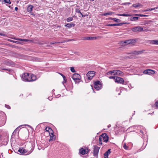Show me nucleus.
Returning a JSON list of instances; mask_svg holds the SVG:
<instances>
[{"instance_id": "obj_1", "label": "nucleus", "mask_w": 158, "mask_h": 158, "mask_svg": "<svg viewBox=\"0 0 158 158\" xmlns=\"http://www.w3.org/2000/svg\"><path fill=\"white\" fill-rule=\"evenodd\" d=\"M143 51H134L133 52H132L131 53H128L127 54H130L131 55L130 56H125L124 57V58L125 59H127L128 58H134V56L135 55H137L139 54H141L142 53Z\"/></svg>"}, {"instance_id": "obj_2", "label": "nucleus", "mask_w": 158, "mask_h": 158, "mask_svg": "<svg viewBox=\"0 0 158 158\" xmlns=\"http://www.w3.org/2000/svg\"><path fill=\"white\" fill-rule=\"evenodd\" d=\"M95 72L94 71H90L88 72L86 75L85 77V80L86 79L90 80L95 76Z\"/></svg>"}, {"instance_id": "obj_3", "label": "nucleus", "mask_w": 158, "mask_h": 158, "mask_svg": "<svg viewBox=\"0 0 158 158\" xmlns=\"http://www.w3.org/2000/svg\"><path fill=\"white\" fill-rule=\"evenodd\" d=\"M133 31L135 32H138L143 31L146 30V27H136L132 28Z\"/></svg>"}, {"instance_id": "obj_4", "label": "nucleus", "mask_w": 158, "mask_h": 158, "mask_svg": "<svg viewBox=\"0 0 158 158\" xmlns=\"http://www.w3.org/2000/svg\"><path fill=\"white\" fill-rule=\"evenodd\" d=\"M22 78L24 81H29V79L30 78V74L28 73H24L23 74Z\"/></svg>"}, {"instance_id": "obj_5", "label": "nucleus", "mask_w": 158, "mask_h": 158, "mask_svg": "<svg viewBox=\"0 0 158 158\" xmlns=\"http://www.w3.org/2000/svg\"><path fill=\"white\" fill-rule=\"evenodd\" d=\"M100 148L97 146H94V156L97 157Z\"/></svg>"}, {"instance_id": "obj_6", "label": "nucleus", "mask_w": 158, "mask_h": 158, "mask_svg": "<svg viewBox=\"0 0 158 158\" xmlns=\"http://www.w3.org/2000/svg\"><path fill=\"white\" fill-rule=\"evenodd\" d=\"M94 87L97 90L100 89L101 87V85L100 81H96L94 83Z\"/></svg>"}, {"instance_id": "obj_7", "label": "nucleus", "mask_w": 158, "mask_h": 158, "mask_svg": "<svg viewBox=\"0 0 158 158\" xmlns=\"http://www.w3.org/2000/svg\"><path fill=\"white\" fill-rule=\"evenodd\" d=\"M80 76L77 73L74 74L72 76V78L75 82H77V81L80 80Z\"/></svg>"}, {"instance_id": "obj_8", "label": "nucleus", "mask_w": 158, "mask_h": 158, "mask_svg": "<svg viewBox=\"0 0 158 158\" xmlns=\"http://www.w3.org/2000/svg\"><path fill=\"white\" fill-rule=\"evenodd\" d=\"M135 41V40H130L126 41H125L124 42H121V44L122 45H126L127 44H131L132 43H134Z\"/></svg>"}, {"instance_id": "obj_9", "label": "nucleus", "mask_w": 158, "mask_h": 158, "mask_svg": "<svg viewBox=\"0 0 158 158\" xmlns=\"http://www.w3.org/2000/svg\"><path fill=\"white\" fill-rule=\"evenodd\" d=\"M101 138L103 139V141L105 142H107L109 139V137L106 133L103 134L101 135Z\"/></svg>"}, {"instance_id": "obj_10", "label": "nucleus", "mask_w": 158, "mask_h": 158, "mask_svg": "<svg viewBox=\"0 0 158 158\" xmlns=\"http://www.w3.org/2000/svg\"><path fill=\"white\" fill-rule=\"evenodd\" d=\"M115 82L123 84L124 82V80L123 78L117 77L115 80Z\"/></svg>"}, {"instance_id": "obj_11", "label": "nucleus", "mask_w": 158, "mask_h": 158, "mask_svg": "<svg viewBox=\"0 0 158 158\" xmlns=\"http://www.w3.org/2000/svg\"><path fill=\"white\" fill-rule=\"evenodd\" d=\"M89 152V150L88 149H85L83 148H81L80 149L79 152L82 155L86 154Z\"/></svg>"}, {"instance_id": "obj_12", "label": "nucleus", "mask_w": 158, "mask_h": 158, "mask_svg": "<svg viewBox=\"0 0 158 158\" xmlns=\"http://www.w3.org/2000/svg\"><path fill=\"white\" fill-rule=\"evenodd\" d=\"M36 80L35 76L34 75L30 74V78L29 79V81H33Z\"/></svg>"}, {"instance_id": "obj_13", "label": "nucleus", "mask_w": 158, "mask_h": 158, "mask_svg": "<svg viewBox=\"0 0 158 158\" xmlns=\"http://www.w3.org/2000/svg\"><path fill=\"white\" fill-rule=\"evenodd\" d=\"M110 149H109L104 154V157L105 158H108V155L110 152Z\"/></svg>"}, {"instance_id": "obj_14", "label": "nucleus", "mask_w": 158, "mask_h": 158, "mask_svg": "<svg viewBox=\"0 0 158 158\" xmlns=\"http://www.w3.org/2000/svg\"><path fill=\"white\" fill-rule=\"evenodd\" d=\"M123 73L120 70H115L114 75H123Z\"/></svg>"}, {"instance_id": "obj_15", "label": "nucleus", "mask_w": 158, "mask_h": 158, "mask_svg": "<svg viewBox=\"0 0 158 158\" xmlns=\"http://www.w3.org/2000/svg\"><path fill=\"white\" fill-rule=\"evenodd\" d=\"M149 43L151 44L158 45V40H149Z\"/></svg>"}, {"instance_id": "obj_16", "label": "nucleus", "mask_w": 158, "mask_h": 158, "mask_svg": "<svg viewBox=\"0 0 158 158\" xmlns=\"http://www.w3.org/2000/svg\"><path fill=\"white\" fill-rule=\"evenodd\" d=\"M18 152L21 154H25L27 152L26 150L23 148H20L18 150Z\"/></svg>"}, {"instance_id": "obj_17", "label": "nucleus", "mask_w": 158, "mask_h": 158, "mask_svg": "<svg viewBox=\"0 0 158 158\" xmlns=\"http://www.w3.org/2000/svg\"><path fill=\"white\" fill-rule=\"evenodd\" d=\"M124 24V23H116L114 24H109L107 25V26H122L123 24Z\"/></svg>"}, {"instance_id": "obj_18", "label": "nucleus", "mask_w": 158, "mask_h": 158, "mask_svg": "<svg viewBox=\"0 0 158 158\" xmlns=\"http://www.w3.org/2000/svg\"><path fill=\"white\" fill-rule=\"evenodd\" d=\"M96 37H85V38L84 39V40H96Z\"/></svg>"}, {"instance_id": "obj_19", "label": "nucleus", "mask_w": 158, "mask_h": 158, "mask_svg": "<svg viewBox=\"0 0 158 158\" xmlns=\"http://www.w3.org/2000/svg\"><path fill=\"white\" fill-rule=\"evenodd\" d=\"M75 24H73L72 23H70L67 24L65 25V26L67 27H74L75 26Z\"/></svg>"}, {"instance_id": "obj_20", "label": "nucleus", "mask_w": 158, "mask_h": 158, "mask_svg": "<svg viewBox=\"0 0 158 158\" xmlns=\"http://www.w3.org/2000/svg\"><path fill=\"white\" fill-rule=\"evenodd\" d=\"M17 40L21 41H25V42H30L31 41V40L26 39H21L20 38H18L16 39Z\"/></svg>"}, {"instance_id": "obj_21", "label": "nucleus", "mask_w": 158, "mask_h": 158, "mask_svg": "<svg viewBox=\"0 0 158 158\" xmlns=\"http://www.w3.org/2000/svg\"><path fill=\"white\" fill-rule=\"evenodd\" d=\"M33 6L32 5L29 6L27 8V10L28 12H31L32 10Z\"/></svg>"}, {"instance_id": "obj_22", "label": "nucleus", "mask_w": 158, "mask_h": 158, "mask_svg": "<svg viewBox=\"0 0 158 158\" xmlns=\"http://www.w3.org/2000/svg\"><path fill=\"white\" fill-rule=\"evenodd\" d=\"M49 135L50 136V138L49 139V141L50 142L51 141L53 140V136H54V135L52 132L51 133H49Z\"/></svg>"}, {"instance_id": "obj_23", "label": "nucleus", "mask_w": 158, "mask_h": 158, "mask_svg": "<svg viewBox=\"0 0 158 158\" xmlns=\"http://www.w3.org/2000/svg\"><path fill=\"white\" fill-rule=\"evenodd\" d=\"M148 71L149 75H152V74H153L155 73V71L149 69Z\"/></svg>"}, {"instance_id": "obj_24", "label": "nucleus", "mask_w": 158, "mask_h": 158, "mask_svg": "<svg viewBox=\"0 0 158 158\" xmlns=\"http://www.w3.org/2000/svg\"><path fill=\"white\" fill-rule=\"evenodd\" d=\"M118 15L121 16H126V17H130L131 16V15L130 14H118Z\"/></svg>"}, {"instance_id": "obj_25", "label": "nucleus", "mask_w": 158, "mask_h": 158, "mask_svg": "<svg viewBox=\"0 0 158 158\" xmlns=\"http://www.w3.org/2000/svg\"><path fill=\"white\" fill-rule=\"evenodd\" d=\"M113 13H114L113 12L110 11L105 13L104 14H103V15L104 16H106L107 15H111Z\"/></svg>"}, {"instance_id": "obj_26", "label": "nucleus", "mask_w": 158, "mask_h": 158, "mask_svg": "<svg viewBox=\"0 0 158 158\" xmlns=\"http://www.w3.org/2000/svg\"><path fill=\"white\" fill-rule=\"evenodd\" d=\"M5 63L8 65L10 66L12 65V63L10 61L8 60H6L5 62Z\"/></svg>"}, {"instance_id": "obj_27", "label": "nucleus", "mask_w": 158, "mask_h": 158, "mask_svg": "<svg viewBox=\"0 0 158 158\" xmlns=\"http://www.w3.org/2000/svg\"><path fill=\"white\" fill-rule=\"evenodd\" d=\"M45 130H46L47 131H48L49 133H50V132H51V131H52V132H53L52 129L49 127H46Z\"/></svg>"}, {"instance_id": "obj_28", "label": "nucleus", "mask_w": 158, "mask_h": 158, "mask_svg": "<svg viewBox=\"0 0 158 158\" xmlns=\"http://www.w3.org/2000/svg\"><path fill=\"white\" fill-rule=\"evenodd\" d=\"M140 5V4L139 3H136L135 4H133L132 5V6L133 7L136 8V7H139Z\"/></svg>"}, {"instance_id": "obj_29", "label": "nucleus", "mask_w": 158, "mask_h": 158, "mask_svg": "<svg viewBox=\"0 0 158 158\" xmlns=\"http://www.w3.org/2000/svg\"><path fill=\"white\" fill-rule=\"evenodd\" d=\"M110 19H112L117 23H118L120 22V20L117 19L116 18H111Z\"/></svg>"}, {"instance_id": "obj_30", "label": "nucleus", "mask_w": 158, "mask_h": 158, "mask_svg": "<svg viewBox=\"0 0 158 158\" xmlns=\"http://www.w3.org/2000/svg\"><path fill=\"white\" fill-rule=\"evenodd\" d=\"M102 138L101 137H100L99 138V140H98L99 143V144H100V145H102Z\"/></svg>"}, {"instance_id": "obj_31", "label": "nucleus", "mask_w": 158, "mask_h": 158, "mask_svg": "<svg viewBox=\"0 0 158 158\" xmlns=\"http://www.w3.org/2000/svg\"><path fill=\"white\" fill-rule=\"evenodd\" d=\"M73 18L72 17H69L67 18L66 19V20L67 22H70L73 20Z\"/></svg>"}, {"instance_id": "obj_32", "label": "nucleus", "mask_w": 158, "mask_h": 158, "mask_svg": "<svg viewBox=\"0 0 158 158\" xmlns=\"http://www.w3.org/2000/svg\"><path fill=\"white\" fill-rule=\"evenodd\" d=\"M139 19V17H134L132 18V20L133 21H136L137 20Z\"/></svg>"}, {"instance_id": "obj_33", "label": "nucleus", "mask_w": 158, "mask_h": 158, "mask_svg": "<svg viewBox=\"0 0 158 158\" xmlns=\"http://www.w3.org/2000/svg\"><path fill=\"white\" fill-rule=\"evenodd\" d=\"M70 70L73 73H75V71L74 69V67H71Z\"/></svg>"}, {"instance_id": "obj_34", "label": "nucleus", "mask_w": 158, "mask_h": 158, "mask_svg": "<svg viewBox=\"0 0 158 158\" xmlns=\"http://www.w3.org/2000/svg\"><path fill=\"white\" fill-rule=\"evenodd\" d=\"M115 73V70H113L112 71H110L108 73V74H112V73Z\"/></svg>"}, {"instance_id": "obj_35", "label": "nucleus", "mask_w": 158, "mask_h": 158, "mask_svg": "<svg viewBox=\"0 0 158 158\" xmlns=\"http://www.w3.org/2000/svg\"><path fill=\"white\" fill-rule=\"evenodd\" d=\"M116 77H117L115 76H111L109 77V78L114 79L115 80V79Z\"/></svg>"}, {"instance_id": "obj_36", "label": "nucleus", "mask_w": 158, "mask_h": 158, "mask_svg": "<svg viewBox=\"0 0 158 158\" xmlns=\"http://www.w3.org/2000/svg\"><path fill=\"white\" fill-rule=\"evenodd\" d=\"M158 8V7H156L153 8H152L149 9V11H152V10H154Z\"/></svg>"}, {"instance_id": "obj_37", "label": "nucleus", "mask_w": 158, "mask_h": 158, "mask_svg": "<svg viewBox=\"0 0 158 158\" xmlns=\"http://www.w3.org/2000/svg\"><path fill=\"white\" fill-rule=\"evenodd\" d=\"M5 3H10L11 2L10 0H4Z\"/></svg>"}, {"instance_id": "obj_38", "label": "nucleus", "mask_w": 158, "mask_h": 158, "mask_svg": "<svg viewBox=\"0 0 158 158\" xmlns=\"http://www.w3.org/2000/svg\"><path fill=\"white\" fill-rule=\"evenodd\" d=\"M143 73L145 74H147L148 73V69H147L145 70L143 72Z\"/></svg>"}, {"instance_id": "obj_39", "label": "nucleus", "mask_w": 158, "mask_h": 158, "mask_svg": "<svg viewBox=\"0 0 158 158\" xmlns=\"http://www.w3.org/2000/svg\"><path fill=\"white\" fill-rule=\"evenodd\" d=\"M155 105L156 108L158 109V102H156L155 103Z\"/></svg>"}, {"instance_id": "obj_40", "label": "nucleus", "mask_w": 158, "mask_h": 158, "mask_svg": "<svg viewBox=\"0 0 158 158\" xmlns=\"http://www.w3.org/2000/svg\"><path fill=\"white\" fill-rule=\"evenodd\" d=\"M123 148L125 149H127L128 148V147L125 144L123 145Z\"/></svg>"}, {"instance_id": "obj_41", "label": "nucleus", "mask_w": 158, "mask_h": 158, "mask_svg": "<svg viewBox=\"0 0 158 158\" xmlns=\"http://www.w3.org/2000/svg\"><path fill=\"white\" fill-rule=\"evenodd\" d=\"M2 70H6L9 72H11L12 71V70L11 69H2Z\"/></svg>"}, {"instance_id": "obj_42", "label": "nucleus", "mask_w": 158, "mask_h": 158, "mask_svg": "<svg viewBox=\"0 0 158 158\" xmlns=\"http://www.w3.org/2000/svg\"><path fill=\"white\" fill-rule=\"evenodd\" d=\"M5 107L6 108H7L8 109H10V107L9 105H5Z\"/></svg>"}, {"instance_id": "obj_43", "label": "nucleus", "mask_w": 158, "mask_h": 158, "mask_svg": "<svg viewBox=\"0 0 158 158\" xmlns=\"http://www.w3.org/2000/svg\"><path fill=\"white\" fill-rule=\"evenodd\" d=\"M76 12L77 13H79L80 14H81V12H80V10H77Z\"/></svg>"}, {"instance_id": "obj_44", "label": "nucleus", "mask_w": 158, "mask_h": 158, "mask_svg": "<svg viewBox=\"0 0 158 158\" xmlns=\"http://www.w3.org/2000/svg\"><path fill=\"white\" fill-rule=\"evenodd\" d=\"M0 35H2V36H5L6 35L4 34H2V33H0Z\"/></svg>"}, {"instance_id": "obj_45", "label": "nucleus", "mask_w": 158, "mask_h": 158, "mask_svg": "<svg viewBox=\"0 0 158 158\" xmlns=\"http://www.w3.org/2000/svg\"><path fill=\"white\" fill-rule=\"evenodd\" d=\"M15 10L16 11L17 10H18V8L17 7H15Z\"/></svg>"}, {"instance_id": "obj_46", "label": "nucleus", "mask_w": 158, "mask_h": 158, "mask_svg": "<svg viewBox=\"0 0 158 158\" xmlns=\"http://www.w3.org/2000/svg\"><path fill=\"white\" fill-rule=\"evenodd\" d=\"M81 15L82 17H85V15H82V13H81Z\"/></svg>"}, {"instance_id": "obj_47", "label": "nucleus", "mask_w": 158, "mask_h": 158, "mask_svg": "<svg viewBox=\"0 0 158 158\" xmlns=\"http://www.w3.org/2000/svg\"><path fill=\"white\" fill-rule=\"evenodd\" d=\"M63 78L64 80H65V79L66 78V77H65V76H63Z\"/></svg>"}, {"instance_id": "obj_48", "label": "nucleus", "mask_w": 158, "mask_h": 158, "mask_svg": "<svg viewBox=\"0 0 158 158\" xmlns=\"http://www.w3.org/2000/svg\"><path fill=\"white\" fill-rule=\"evenodd\" d=\"M60 74L62 76V77H63V76H64L63 74H62V73H60Z\"/></svg>"}, {"instance_id": "obj_49", "label": "nucleus", "mask_w": 158, "mask_h": 158, "mask_svg": "<svg viewBox=\"0 0 158 158\" xmlns=\"http://www.w3.org/2000/svg\"><path fill=\"white\" fill-rule=\"evenodd\" d=\"M11 41V42H15V43H16V42H17V41H12V40Z\"/></svg>"}, {"instance_id": "obj_50", "label": "nucleus", "mask_w": 158, "mask_h": 158, "mask_svg": "<svg viewBox=\"0 0 158 158\" xmlns=\"http://www.w3.org/2000/svg\"><path fill=\"white\" fill-rule=\"evenodd\" d=\"M55 44V43H52V42L51 43V44Z\"/></svg>"}, {"instance_id": "obj_51", "label": "nucleus", "mask_w": 158, "mask_h": 158, "mask_svg": "<svg viewBox=\"0 0 158 158\" xmlns=\"http://www.w3.org/2000/svg\"><path fill=\"white\" fill-rule=\"evenodd\" d=\"M1 0H0V2H1Z\"/></svg>"}]
</instances>
